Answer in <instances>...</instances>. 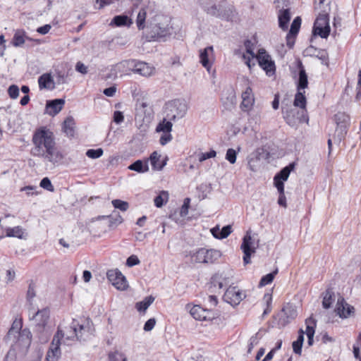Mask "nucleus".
I'll return each instance as SVG.
<instances>
[{
	"label": "nucleus",
	"mask_w": 361,
	"mask_h": 361,
	"mask_svg": "<svg viewBox=\"0 0 361 361\" xmlns=\"http://www.w3.org/2000/svg\"><path fill=\"white\" fill-rule=\"evenodd\" d=\"M31 154L44 158L55 164L61 162L63 154L59 149L54 132L47 126L37 128L32 136Z\"/></svg>",
	"instance_id": "obj_1"
},
{
	"label": "nucleus",
	"mask_w": 361,
	"mask_h": 361,
	"mask_svg": "<svg viewBox=\"0 0 361 361\" xmlns=\"http://www.w3.org/2000/svg\"><path fill=\"white\" fill-rule=\"evenodd\" d=\"M221 252L215 249L201 247L191 255V260L195 263L212 264L220 257Z\"/></svg>",
	"instance_id": "obj_2"
},
{
	"label": "nucleus",
	"mask_w": 361,
	"mask_h": 361,
	"mask_svg": "<svg viewBox=\"0 0 361 361\" xmlns=\"http://www.w3.org/2000/svg\"><path fill=\"white\" fill-rule=\"evenodd\" d=\"M282 113L286 122L291 127H297L300 123H307L309 121L307 110H298L283 106Z\"/></svg>",
	"instance_id": "obj_3"
},
{
	"label": "nucleus",
	"mask_w": 361,
	"mask_h": 361,
	"mask_svg": "<svg viewBox=\"0 0 361 361\" xmlns=\"http://www.w3.org/2000/svg\"><path fill=\"white\" fill-rule=\"evenodd\" d=\"M185 308L195 320L200 322H211L219 317V314L216 312L204 308L199 305L188 303L186 305Z\"/></svg>",
	"instance_id": "obj_4"
},
{
	"label": "nucleus",
	"mask_w": 361,
	"mask_h": 361,
	"mask_svg": "<svg viewBox=\"0 0 361 361\" xmlns=\"http://www.w3.org/2000/svg\"><path fill=\"white\" fill-rule=\"evenodd\" d=\"M22 319L16 318L8 331V334L15 336L17 334L18 335L17 342L20 345L27 348L31 343L32 334L27 329H22Z\"/></svg>",
	"instance_id": "obj_5"
},
{
	"label": "nucleus",
	"mask_w": 361,
	"mask_h": 361,
	"mask_svg": "<svg viewBox=\"0 0 361 361\" xmlns=\"http://www.w3.org/2000/svg\"><path fill=\"white\" fill-rule=\"evenodd\" d=\"M256 59L259 66L266 72L269 76L274 75L276 73V65L271 56L264 49H259L256 54Z\"/></svg>",
	"instance_id": "obj_6"
},
{
	"label": "nucleus",
	"mask_w": 361,
	"mask_h": 361,
	"mask_svg": "<svg viewBox=\"0 0 361 361\" xmlns=\"http://www.w3.org/2000/svg\"><path fill=\"white\" fill-rule=\"evenodd\" d=\"M64 337V334L60 328L58 329L51 341L50 348L47 351L46 361H58L61 355V340Z\"/></svg>",
	"instance_id": "obj_7"
},
{
	"label": "nucleus",
	"mask_w": 361,
	"mask_h": 361,
	"mask_svg": "<svg viewBox=\"0 0 361 361\" xmlns=\"http://www.w3.org/2000/svg\"><path fill=\"white\" fill-rule=\"evenodd\" d=\"M166 110L171 112L167 113V118L169 120L175 121L176 118H182L186 111V105L178 99L171 101L166 104Z\"/></svg>",
	"instance_id": "obj_8"
},
{
	"label": "nucleus",
	"mask_w": 361,
	"mask_h": 361,
	"mask_svg": "<svg viewBox=\"0 0 361 361\" xmlns=\"http://www.w3.org/2000/svg\"><path fill=\"white\" fill-rule=\"evenodd\" d=\"M240 248L243 252V263L245 265L251 263V256L255 252L256 247L254 245V240L250 232H247L243 238Z\"/></svg>",
	"instance_id": "obj_9"
},
{
	"label": "nucleus",
	"mask_w": 361,
	"mask_h": 361,
	"mask_svg": "<svg viewBox=\"0 0 361 361\" xmlns=\"http://www.w3.org/2000/svg\"><path fill=\"white\" fill-rule=\"evenodd\" d=\"M245 296V293L238 287L229 286L224 295V300L232 306H235L240 304Z\"/></svg>",
	"instance_id": "obj_10"
},
{
	"label": "nucleus",
	"mask_w": 361,
	"mask_h": 361,
	"mask_svg": "<svg viewBox=\"0 0 361 361\" xmlns=\"http://www.w3.org/2000/svg\"><path fill=\"white\" fill-rule=\"evenodd\" d=\"M106 277L109 282L118 290H125L128 287L126 277L117 269L109 270L106 272Z\"/></svg>",
	"instance_id": "obj_11"
},
{
	"label": "nucleus",
	"mask_w": 361,
	"mask_h": 361,
	"mask_svg": "<svg viewBox=\"0 0 361 361\" xmlns=\"http://www.w3.org/2000/svg\"><path fill=\"white\" fill-rule=\"evenodd\" d=\"M335 312L339 317L346 319L354 314L355 308L353 306L349 305L343 297L341 296L338 298Z\"/></svg>",
	"instance_id": "obj_12"
},
{
	"label": "nucleus",
	"mask_w": 361,
	"mask_h": 361,
	"mask_svg": "<svg viewBox=\"0 0 361 361\" xmlns=\"http://www.w3.org/2000/svg\"><path fill=\"white\" fill-rule=\"evenodd\" d=\"M214 60V48L209 46L200 50V62L207 71H210Z\"/></svg>",
	"instance_id": "obj_13"
},
{
	"label": "nucleus",
	"mask_w": 361,
	"mask_h": 361,
	"mask_svg": "<svg viewBox=\"0 0 361 361\" xmlns=\"http://www.w3.org/2000/svg\"><path fill=\"white\" fill-rule=\"evenodd\" d=\"M131 63L133 66V71L142 76L149 77L152 75L154 71V68L145 62L133 60L131 61Z\"/></svg>",
	"instance_id": "obj_14"
},
{
	"label": "nucleus",
	"mask_w": 361,
	"mask_h": 361,
	"mask_svg": "<svg viewBox=\"0 0 361 361\" xmlns=\"http://www.w3.org/2000/svg\"><path fill=\"white\" fill-rule=\"evenodd\" d=\"M255 103L254 94L250 87H247L242 93L240 108L244 111H250Z\"/></svg>",
	"instance_id": "obj_15"
},
{
	"label": "nucleus",
	"mask_w": 361,
	"mask_h": 361,
	"mask_svg": "<svg viewBox=\"0 0 361 361\" xmlns=\"http://www.w3.org/2000/svg\"><path fill=\"white\" fill-rule=\"evenodd\" d=\"M65 101L62 99H56L51 101H48L46 105L47 113L52 116L58 114L64 105Z\"/></svg>",
	"instance_id": "obj_16"
},
{
	"label": "nucleus",
	"mask_w": 361,
	"mask_h": 361,
	"mask_svg": "<svg viewBox=\"0 0 361 361\" xmlns=\"http://www.w3.org/2000/svg\"><path fill=\"white\" fill-rule=\"evenodd\" d=\"M32 319H35L37 326L44 328L49 319V310L48 308H44L41 310H38L33 316Z\"/></svg>",
	"instance_id": "obj_17"
},
{
	"label": "nucleus",
	"mask_w": 361,
	"mask_h": 361,
	"mask_svg": "<svg viewBox=\"0 0 361 361\" xmlns=\"http://www.w3.org/2000/svg\"><path fill=\"white\" fill-rule=\"evenodd\" d=\"M298 68L300 71L297 90L305 91L304 90L308 86V80L307 73L301 61L298 62Z\"/></svg>",
	"instance_id": "obj_18"
},
{
	"label": "nucleus",
	"mask_w": 361,
	"mask_h": 361,
	"mask_svg": "<svg viewBox=\"0 0 361 361\" xmlns=\"http://www.w3.org/2000/svg\"><path fill=\"white\" fill-rule=\"evenodd\" d=\"M149 161L153 169L161 170L166 164L167 158L161 161V155L154 151L150 154Z\"/></svg>",
	"instance_id": "obj_19"
},
{
	"label": "nucleus",
	"mask_w": 361,
	"mask_h": 361,
	"mask_svg": "<svg viewBox=\"0 0 361 361\" xmlns=\"http://www.w3.org/2000/svg\"><path fill=\"white\" fill-rule=\"evenodd\" d=\"M295 164L293 162L282 169L279 173L276 174L274 178V181L279 180L283 183L287 180L290 172L295 169Z\"/></svg>",
	"instance_id": "obj_20"
},
{
	"label": "nucleus",
	"mask_w": 361,
	"mask_h": 361,
	"mask_svg": "<svg viewBox=\"0 0 361 361\" xmlns=\"http://www.w3.org/2000/svg\"><path fill=\"white\" fill-rule=\"evenodd\" d=\"M39 89H53L54 87V80L49 73H44L38 79Z\"/></svg>",
	"instance_id": "obj_21"
},
{
	"label": "nucleus",
	"mask_w": 361,
	"mask_h": 361,
	"mask_svg": "<svg viewBox=\"0 0 361 361\" xmlns=\"http://www.w3.org/2000/svg\"><path fill=\"white\" fill-rule=\"evenodd\" d=\"M316 18L313 27L329 26V10L322 9Z\"/></svg>",
	"instance_id": "obj_22"
},
{
	"label": "nucleus",
	"mask_w": 361,
	"mask_h": 361,
	"mask_svg": "<svg viewBox=\"0 0 361 361\" xmlns=\"http://www.w3.org/2000/svg\"><path fill=\"white\" fill-rule=\"evenodd\" d=\"M148 10L147 6H142L137 13V18H136V25L140 30H142L146 27V18H147V13Z\"/></svg>",
	"instance_id": "obj_23"
},
{
	"label": "nucleus",
	"mask_w": 361,
	"mask_h": 361,
	"mask_svg": "<svg viewBox=\"0 0 361 361\" xmlns=\"http://www.w3.org/2000/svg\"><path fill=\"white\" fill-rule=\"evenodd\" d=\"M305 91L297 90V93L295 95L293 105L296 107L300 108V110H307V99L305 96Z\"/></svg>",
	"instance_id": "obj_24"
},
{
	"label": "nucleus",
	"mask_w": 361,
	"mask_h": 361,
	"mask_svg": "<svg viewBox=\"0 0 361 361\" xmlns=\"http://www.w3.org/2000/svg\"><path fill=\"white\" fill-rule=\"evenodd\" d=\"M63 131L70 137L74 136L75 133V122L73 118L68 117L63 123Z\"/></svg>",
	"instance_id": "obj_25"
},
{
	"label": "nucleus",
	"mask_w": 361,
	"mask_h": 361,
	"mask_svg": "<svg viewBox=\"0 0 361 361\" xmlns=\"http://www.w3.org/2000/svg\"><path fill=\"white\" fill-rule=\"evenodd\" d=\"M290 20V16L288 9L280 11L279 15V25L282 30H286L288 29Z\"/></svg>",
	"instance_id": "obj_26"
},
{
	"label": "nucleus",
	"mask_w": 361,
	"mask_h": 361,
	"mask_svg": "<svg viewBox=\"0 0 361 361\" xmlns=\"http://www.w3.org/2000/svg\"><path fill=\"white\" fill-rule=\"evenodd\" d=\"M128 169L137 173H145L149 171L148 161L144 162L142 160H137L128 166Z\"/></svg>",
	"instance_id": "obj_27"
},
{
	"label": "nucleus",
	"mask_w": 361,
	"mask_h": 361,
	"mask_svg": "<svg viewBox=\"0 0 361 361\" xmlns=\"http://www.w3.org/2000/svg\"><path fill=\"white\" fill-rule=\"evenodd\" d=\"M334 301V292L332 288H327L323 293L322 306L329 309Z\"/></svg>",
	"instance_id": "obj_28"
},
{
	"label": "nucleus",
	"mask_w": 361,
	"mask_h": 361,
	"mask_svg": "<svg viewBox=\"0 0 361 361\" xmlns=\"http://www.w3.org/2000/svg\"><path fill=\"white\" fill-rule=\"evenodd\" d=\"M226 283V279L219 274H214L210 279L211 286L218 288L219 289L223 288Z\"/></svg>",
	"instance_id": "obj_29"
},
{
	"label": "nucleus",
	"mask_w": 361,
	"mask_h": 361,
	"mask_svg": "<svg viewBox=\"0 0 361 361\" xmlns=\"http://www.w3.org/2000/svg\"><path fill=\"white\" fill-rule=\"evenodd\" d=\"M216 231H219V228H213L211 230V232L214 238L217 239H224L227 238L232 232L231 226L228 225L224 226L221 230L219 232V233H216Z\"/></svg>",
	"instance_id": "obj_30"
},
{
	"label": "nucleus",
	"mask_w": 361,
	"mask_h": 361,
	"mask_svg": "<svg viewBox=\"0 0 361 361\" xmlns=\"http://www.w3.org/2000/svg\"><path fill=\"white\" fill-rule=\"evenodd\" d=\"M112 23L118 26H128L130 27L133 24V20L131 18H128L127 16L120 15L116 16L113 18Z\"/></svg>",
	"instance_id": "obj_31"
},
{
	"label": "nucleus",
	"mask_w": 361,
	"mask_h": 361,
	"mask_svg": "<svg viewBox=\"0 0 361 361\" xmlns=\"http://www.w3.org/2000/svg\"><path fill=\"white\" fill-rule=\"evenodd\" d=\"M154 298L152 296L146 297L142 301L137 302L135 304V308L140 312H145L147 309L153 302Z\"/></svg>",
	"instance_id": "obj_32"
},
{
	"label": "nucleus",
	"mask_w": 361,
	"mask_h": 361,
	"mask_svg": "<svg viewBox=\"0 0 361 361\" xmlns=\"http://www.w3.org/2000/svg\"><path fill=\"white\" fill-rule=\"evenodd\" d=\"M26 35L24 31L18 30L15 32L12 39V44L14 47H20L25 42Z\"/></svg>",
	"instance_id": "obj_33"
},
{
	"label": "nucleus",
	"mask_w": 361,
	"mask_h": 361,
	"mask_svg": "<svg viewBox=\"0 0 361 361\" xmlns=\"http://www.w3.org/2000/svg\"><path fill=\"white\" fill-rule=\"evenodd\" d=\"M171 121L172 120L167 121L166 118H164L157 125L156 128V131L162 133H171L173 127Z\"/></svg>",
	"instance_id": "obj_34"
},
{
	"label": "nucleus",
	"mask_w": 361,
	"mask_h": 361,
	"mask_svg": "<svg viewBox=\"0 0 361 361\" xmlns=\"http://www.w3.org/2000/svg\"><path fill=\"white\" fill-rule=\"evenodd\" d=\"M23 235V231L19 226L13 228H7L6 229V237H16L18 238H22Z\"/></svg>",
	"instance_id": "obj_35"
},
{
	"label": "nucleus",
	"mask_w": 361,
	"mask_h": 361,
	"mask_svg": "<svg viewBox=\"0 0 361 361\" xmlns=\"http://www.w3.org/2000/svg\"><path fill=\"white\" fill-rule=\"evenodd\" d=\"M330 26L313 27V34L319 35L320 37L326 39L330 34Z\"/></svg>",
	"instance_id": "obj_36"
},
{
	"label": "nucleus",
	"mask_w": 361,
	"mask_h": 361,
	"mask_svg": "<svg viewBox=\"0 0 361 361\" xmlns=\"http://www.w3.org/2000/svg\"><path fill=\"white\" fill-rule=\"evenodd\" d=\"M169 200V193L166 191H161L154 200V205L157 207H161Z\"/></svg>",
	"instance_id": "obj_37"
},
{
	"label": "nucleus",
	"mask_w": 361,
	"mask_h": 361,
	"mask_svg": "<svg viewBox=\"0 0 361 361\" xmlns=\"http://www.w3.org/2000/svg\"><path fill=\"white\" fill-rule=\"evenodd\" d=\"M64 334V336L67 340H74L75 338L78 339L80 336H78L76 328L75 326L66 327L65 330H62Z\"/></svg>",
	"instance_id": "obj_38"
},
{
	"label": "nucleus",
	"mask_w": 361,
	"mask_h": 361,
	"mask_svg": "<svg viewBox=\"0 0 361 361\" xmlns=\"http://www.w3.org/2000/svg\"><path fill=\"white\" fill-rule=\"evenodd\" d=\"M300 25H301V19L300 17H296L292 24H291V26H290V29L289 30V38L290 37H296V35H298V32H299V30H300Z\"/></svg>",
	"instance_id": "obj_39"
},
{
	"label": "nucleus",
	"mask_w": 361,
	"mask_h": 361,
	"mask_svg": "<svg viewBox=\"0 0 361 361\" xmlns=\"http://www.w3.org/2000/svg\"><path fill=\"white\" fill-rule=\"evenodd\" d=\"M277 274L278 269H276L271 273L262 276L259 283V286L262 287L271 283Z\"/></svg>",
	"instance_id": "obj_40"
},
{
	"label": "nucleus",
	"mask_w": 361,
	"mask_h": 361,
	"mask_svg": "<svg viewBox=\"0 0 361 361\" xmlns=\"http://www.w3.org/2000/svg\"><path fill=\"white\" fill-rule=\"evenodd\" d=\"M108 359L109 361H128L126 355L118 350L109 352Z\"/></svg>",
	"instance_id": "obj_41"
},
{
	"label": "nucleus",
	"mask_w": 361,
	"mask_h": 361,
	"mask_svg": "<svg viewBox=\"0 0 361 361\" xmlns=\"http://www.w3.org/2000/svg\"><path fill=\"white\" fill-rule=\"evenodd\" d=\"M305 324L307 336H314L317 325L316 321L312 317H309L305 320Z\"/></svg>",
	"instance_id": "obj_42"
},
{
	"label": "nucleus",
	"mask_w": 361,
	"mask_h": 361,
	"mask_svg": "<svg viewBox=\"0 0 361 361\" xmlns=\"http://www.w3.org/2000/svg\"><path fill=\"white\" fill-rule=\"evenodd\" d=\"M111 203H112V205L116 209H120L122 212H126L129 208L128 202H127L126 201H123V200H118V199L112 200Z\"/></svg>",
	"instance_id": "obj_43"
},
{
	"label": "nucleus",
	"mask_w": 361,
	"mask_h": 361,
	"mask_svg": "<svg viewBox=\"0 0 361 361\" xmlns=\"http://www.w3.org/2000/svg\"><path fill=\"white\" fill-rule=\"evenodd\" d=\"M105 217H106L105 216H99V219H104ZM106 217L110 218V220L109 222V227H113L114 226L119 225V224H122V222L123 221V219L120 214H118L114 218L111 217L110 216H107Z\"/></svg>",
	"instance_id": "obj_44"
},
{
	"label": "nucleus",
	"mask_w": 361,
	"mask_h": 361,
	"mask_svg": "<svg viewBox=\"0 0 361 361\" xmlns=\"http://www.w3.org/2000/svg\"><path fill=\"white\" fill-rule=\"evenodd\" d=\"M103 149L98 148L97 149H90L86 152V155L90 159H97L102 156Z\"/></svg>",
	"instance_id": "obj_45"
},
{
	"label": "nucleus",
	"mask_w": 361,
	"mask_h": 361,
	"mask_svg": "<svg viewBox=\"0 0 361 361\" xmlns=\"http://www.w3.org/2000/svg\"><path fill=\"white\" fill-rule=\"evenodd\" d=\"M35 284L33 281H31L28 286V289L26 294L27 300L31 301L36 295Z\"/></svg>",
	"instance_id": "obj_46"
},
{
	"label": "nucleus",
	"mask_w": 361,
	"mask_h": 361,
	"mask_svg": "<svg viewBox=\"0 0 361 361\" xmlns=\"http://www.w3.org/2000/svg\"><path fill=\"white\" fill-rule=\"evenodd\" d=\"M190 199L187 197L184 200L183 204L180 209V215L182 217H185L188 214L190 208Z\"/></svg>",
	"instance_id": "obj_47"
},
{
	"label": "nucleus",
	"mask_w": 361,
	"mask_h": 361,
	"mask_svg": "<svg viewBox=\"0 0 361 361\" xmlns=\"http://www.w3.org/2000/svg\"><path fill=\"white\" fill-rule=\"evenodd\" d=\"M39 185L40 187H42L44 189H46L48 191L53 192L54 190V188L51 180L47 177L44 178L41 180Z\"/></svg>",
	"instance_id": "obj_48"
},
{
	"label": "nucleus",
	"mask_w": 361,
	"mask_h": 361,
	"mask_svg": "<svg viewBox=\"0 0 361 361\" xmlns=\"http://www.w3.org/2000/svg\"><path fill=\"white\" fill-rule=\"evenodd\" d=\"M263 300L267 303V307L264 310V314H267L271 311L272 295L271 294L267 293L264 295Z\"/></svg>",
	"instance_id": "obj_49"
},
{
	"label": "nucleus",
	"mask_w": 361,
	"mask_h": 361,
	"mask_svg": "<svg viewBox=\"0 0 361 361\" xmlns=\"http://www.w3.org/2000/svg\"><path fill=\"white\" fill-rule=\"evenodd\" d=\"M237 152L235 149L230 148L227 150L226 159L232 164L236 161Z\"/></svg>",
	"instance_id": "obj_50"
},
{
	"label": "nucleus",
	"mask_w": 361,
	"mask_h": 361,
	"mask_svg": "<svg viewBox=\"0 0 361 361\" xmlns=\"http://www.w3.org/2000/svg\"><path fill=\"white\" fill-rule=\"evenodd\" d=\"M327 1L328 0H314L315 9L322 10L326 8L329 10V2Z\"/></svg>",
	"instance_id": "obj_51"
},
{
	"label": "nucleus",
	"mask_w": 361,
	"mask_h": 361,
	"mask_svg": "<svg viewBox=\"0 0 361 361\" xmlns=\"http://www.w3.org/2000/svg\"><path fill=\"white\" fill-rule=\"evenodd\" d=\"M8 94L11 99H16L19 95V88L16 85H11L8 89Z\"/></svg>",
	"instance_id": "obj_52"
},
{
	"label": "nucleus",
	"mask_w": 361,
	"mask_h": 361,
	"mask_svg": "<svg viewBox=\"0 0 361 361\" xmlns=\"http://www.w3.org/2000/svg\"><path fill=\"white\" fill-rule=\"evenodd\" d=\"M216 155V151L212 149L209 152H204V153H201L199 155V161L200 162H202V161H205L207 159L215 157Z\"/></svg>",
	"instance_id": "obj_53"
},
{
	"label": "nucleus",
	"mask_w": 361,
	"mask_h": 361,
	"mask_svg": "<svg viewBox=\"0 0 361 361\" xmlns=\"http://www.w3.org/2000/svg\"><path fill=\"white\" fill-rule=\"evenodd\" d=\"M243 59L245 62V63L250 68L252 66L255 65V63H252L251 64V61H252V59H254L255 58L256 59V55L255 54V53H253L252 54H243Z\"/></svg>",
	"instance_id": "obj_54"
},
{
	"label": "nucleus",
	"mask_w": 361,
	"mask_h": 361,
	"mask_svg": "<svg viewBox=\"0 0 361 361\" xmlns=\"http://www.w3.org/2000/svg\"><path fill=\"white\" fill-rule=\"evenodd\" d=\"M173 137L171 133H163L159 139V143L161 145H165L172 140Z\"/></svg>",
	"instance_id": "obj_55"
},
{
	"label": "nucleus",
	"mask_w": 361,
	"mask_h": 361,
	"mask_svg": "<svg viewBox=\"0 0 361 361\" xmlns=\"http://www.w3.org/2000/svg\"><path fill=\"white\" fill-rule=\"evenodd\" d=\"M140 264V259H138V257L136 255H134L130 256L126 260V265L130 267H133L137 264Z\"/></svg>",
	"instance_id": "obj_56"
},
{
	"label": "nucleus",
	"mask_w": 361,
	"mask_h": 361,
	"mask_svg": "<svg viewBox=\"0 0 361 361\" xmlns=\"http://www.w3.org/2000/svg\"><path fill=\"white\" fill-rule=\"evenodd\" d=\"M244 46L245 47L246 53L247 54H252L254 53L255 45L251 40L246 39L244 42Z\"/></svg>",
	"instance_id": "obj_57"
},
{
	"label": "nucleus",
	"mask_w": 361,
	"mask_h": 361,
	"mask_svg": "<svg viewBox=\"0 0 361 361\" xmlns=\"http://www.w3.org/2000/svg\"><path fill=\"white\" fill-rule=\"evenodd\" d=\"M155 324H156L155 319H154V318L149 319L145 322V324L144 325V330L145 331H149L152 329H153Z\"/></svg>",
	"instance_id": "obj_58"
},
{
	"label": "nucleus",
	"mask_w": 361,
	"mask_h": 361,
	"mask_svg": "<svg viewBox=\"0 0 361 361\" xmlns=\"http://www.w3.org/2000/svg\"><path fill=\"white\" fill-rule=\"evenodd\" d=\"M293 350L295 354L301 355L302 343H299L296 341L293 342Z\"/></svg>",
	"instance_id": "obj_59"
},
{
	"label": "nucleus",
	"mask_w": 361,
	"mask_h": 361,
	"mask_svg": "<svg viewBox=\"0 0 361 361\" xmlns=\"http://www.w3.org/2000/svg\"><path fill=\"white\" fill-rule=\"evenodd\" d=\"M75 70L82 74H86L87 73V67L80 61L76 63Z\"/></svg>",
	"instance_id": "obj_60"
},
{
	"label": "nucleus",
	"mask_w": 361,
	"mask_h": 361,
	"mask_svg": "<svg viewBox=\"0 0 361 361\" xmlns=\"http://www.w3.org/2000/svg\"><path fill=\"white\" fill-rule=\"evenodd\" d=\"M124 120V116L121 111H116L114 114V121L116 123H120Z\"/></svg>",
	"instance_id": "obj_61"
},
{
	"label": "nucleus",
	"mask_w": 361,
	"mask_h": 361,
	"mask_svg": "<svg viewBox=\"0 0 361 361\" xmlns=\"http://www.w3.org/2000/svg\"><path fill=\"white\" fill-rule=\"evenodd\" d=\"M274 186L276 188L279 195H285L284 192V183L283 182L276 180L274 181Z\"/></svg>",
	"instance_id": "obj_62"
},
{
	"label": "nucleus",
	"mask_w": 361,
	"mask_h": 361,
	"mask_svg": "<svg viewBox=\"0 0 361 361\" xmlns=\"http://www.w3.org/2000/svg\"><path fill=\"white\" fill-rule=\"evenodd\" d=\"M116 92V87L111 86L104 90L103 93L107 97H113Z\"/></svg>",
	"instance_id": "obj_63"
},
{
	"label": "nucleus",
	"mask_w": 361,
	"mask_h": 361,
	"mask_svg": "<svg viewBox=\"0 0 361 361\" xmlns=\"http://www.w3.org/2000/svg\"><path fill=\"white\" fill-rule=\"evenodd\" d=\"M51 26L49 25H45L38 27L37 31L42 35H45L49 32Z\"/></svg>",
	"instance_id": "obj_64"
}]
</instances>
